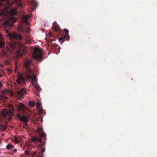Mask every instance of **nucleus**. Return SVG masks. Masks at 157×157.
Returning a JSON list of instances; mask_svg holds the SVG:
<instances>
[{
    "label": "nucleus",
    "instance_id": "nucleus-14",
    "mask_svg": "<svg viewBox=\"0 0 157 157\" xmlns=\"http://www.w3.org/2000/svg\"><path fill=\"white\" fill-rule=\"evenodd\" d=\"M29 17L27 15H25L23 16V17L22 18H23V22L24 23H26V24H29V22L27 21V19H28Z\"/></svg>",
    "mask_w": 157,
    "mask_h": 157
},
{
    "label": "nucleus",
    "instance_id": "nucleus-39",
    "mask_svg": "<svg viewBox=\"0 0 157 157\" xmlns=\"http://www.w3.org/2000/svg\"><path fill=\"white\" fill-rule=\"evenodd\" d=\"M35 6L36 8L37 6V5L36 4H35Z\"/></svg>",
    "mask_w": 157,
    "mask_h": 157
},
{
    "label": "nucleus",
    "instance_id": "nucleus-33",
    "mask_svg": "<svg viewBox=\"0 0 157 157\" xmlns=\"http://www.w3.org/2000/svg\"><path fill=\"white\" fill-rule=\"evenodd\" d=\"M11 72V70L9 69L8 70V72L9 73H10Z\"/></svg>",
    "mask_w": 157,
    "mask_h": 157
},
{
    "label": "nucleus",
    "instance_id": "nucleus-17",
    "mask_svg": "<svg viewBox=\"0 0 157 157\" xmlns=\"http://www.w3.org/2000/svg\"><path fill=\"white\" fill-rule=\"evenodd\" d=\"M17 13L16 11L13 9H11L10 12V14L12 15L16 14Z\"/></svg>",
    "mask_w": 157,
    "mask_h": 157
},
{
    "label": "nucleus",
    "instance_id": "nucleus-18",
    "mask_svg": "<svg viewBox=\"0 0 157 157\" xmlns=\"http://www.w3.org/2000/svg\"><path fill=\"white\" fill-rule=\"evenodd\" d=\"M48 35L50 37H51L53 38L52 39L51 38H50L49 39L50 41H52L55 40L54 39V38H53V36L50 32L49 33Z\"/></svg>",
    "mask_w": 157,
    "mask_h": 157
},
{
    "label": "nucleus",
    "instance_id": "nucleus-1",
    "mask_svg": "<svg viewBox=\"0 0 157 157\" xmlns=\"http://www.w3.org/2000/svg\"><path fill=\"white\" fill-rule=\"evenodd\" d=\"M31 63V61L30 60L27 59L25 60L24 65L27 71L25 72V76L28 79H32L33 81L36 82L37 81L36 76L33 74L32 70L29 68Z\"/></svg>",
    "mask_w": 157,
    "mask_h": 157
},
{
    "label": "nucleus",
    "instance_id": "nucleus-29",
    "mask_svg": "<svg viewBox=\"0 0 157 157\" xmlns=\"http://www.w3.org/2000/svg\"><path fill=\"white\" fill-rule=\"evenodd\" d=\"M29 153H30V152L29 151H26L25 152V154L28 155H30V154Z\"/></svg>",
    "mask_w": 157,
    "mask_h": 157
},
{
    "label": "nucleus",
    "instance_id": "nucleus-36",
    "mask_svg": "<svg viewBox=\"0 0 157 157\" xmlns=\"http://www.w3.org/2000/svg\"><path fill=\"white\" fill-rule=\"evenodd\" d=\"M35 88H36V89L37 90H38V87L37 86H35Z\"/></svg>",
    "mask_w": 157,
    "mask_h": 157
},
{
    "label": "nucleus",
    "instance_id": "nucleus-42",
    "mask_svg": "<svg viewBox=\"0 0 157 157\" xmlns=\"http://www.w3.org/2000/svg\"><path fill=\"white\" fill-rule=\"evenodd\" d=\"M22 49H25V48H23Z\"/></svg>",
    "mask_w": 157,
    "mask_h": 157
},
{
    "label": "nucleus",
    "instance_id": "nucleus-43",
    "mask_svg": "<svg viewBox=\"0 0 157 157\" xmlns=\"http://www.w3.org/2000/svg\"><path fill=\"white\" fill-rule=\"evenodd\" d=\"M40 157V156H38V157Z\"/></svg>",
    "mask_w": 157,
    "mask_h": 157
},
{
    "label": "nucleus",
    "instance_id": "nucleus-23",
    "mask_svg": "<svg viewBox=\"0 0 157 157\" xmlns=\"http://www.w3.org/2000/svg\"><path fill=\"white\" fill-rule=\"evenodd\" d=\"M5 45V43L3 41H0V48H3Z\"/></svg>",
    "mask_w": 157,
    "mask_h": 157
},
{
    "label": "nucleus",
    "instance_id": "nucleus-15",
    "mask_svg": "<svg viewBox=\"0 0 157 157\" xmlns=\"http://www.w3.org/2000/svg\"><path fill=\"white\" fill-rule=\"evenodd\" d=\"M13 142L15 143L16 144H17L20 142V139L19 137H15L13 139Z\"/></svg>",
    "mask_w": 157,
    "mask_h": 157
},
{
    "label": "nucleus",
    "instance_id": "nucleus-25",
    "mask_svg": "<svg viewBox=\"0 0 157 157\" xmlns=\"http://www.w3.org/2000/svg\"><path fill=\"white\" fill-rule=\"evenodd\" d=\"M5 50H2L1 53L3 54L4 56H6L7 55V52L5 51Z\"/></svg>",
    "mask_w": 157,
    "mask_h": 157
},
{
    "label": "nucleus",
    "instance_id": "nucleus-28",
    "mask_svg": "<svg viewBox=\"0 0 157 157\" xmlns=\"http://www.w3.org/2000/svg\"><path fill=\"white\" fill-rule=\"evenodd\" d=\"M18 29L19 31H22L23 29V28L21 26H19V27L18 28Z\"/></svg>",
    "mask_w": 157,
    "mask_h": 157
},
{
    "label": "nucleus",
    "instance_id": "nucleus-11",
    "mask_svg": "<svg viewBox=\"0 0 157 157\" xmlns=\"http://www.w3.org/2000/svg\"><path fill=\"white\" fill-rule=\"evenodd\" d=\"M52 29L56 32H59L60 31V29L59 26L55 22L53 23V25L52 26Z\"/></svg>",
    "mask_w": 157,
    "mask_h": 157
},
{
    "label": "nucleus",
    "instance_id": "nucleus-13",
    "mask_svg": "<svg viewBox=\"0 0 157 157\" xmlns=\"http://www.w3.org/2000/svg\"><path fill=\"white\" fill-rule=\"evenodd\" d=\"M26 91L24 88H22L20 90L17 92V94L20 96H22L25 93Z\"/></svg>",
    "mask_w": 157,
    "mask_h": 157
},
{
    "label": "nucleus",
    "instance_id": "nucleus-6",
    "mask_svg": "<svg viewBox=\"0 0 157 157\" xmlns=\"http://www.w3.org/2000/svg\"><path fill=\"white\" fill-rule=\"evenodd\" d=\"M17 116L19 119L25 123V125H27L28 120V118L27 117L24 115L21 116V115L19 114L17 115Z\"/></svg>",
    "mask_w": 157,
    "mask_h": 157
},
{
    "label": "nucleus",
    "instance_id": "nucleus-16",
    "mask_svg": "<svg viewBox=\"0 0 157 157\" xmlns=\"http://www.w3.org/2000/svg\"><path fill=\"white\" fill-rule=\"evenodd\" d=\"M7 127L5 125H2L0 124V130L2 131H4L6 128Z\"/></svg>",
    "mask_w": 157,
    "mask_h": 157
},
{
    "label": "nucleus",
    "instance_id": "nucleus-12",
    "mask_svg": "<svg viewBox=\"0 0 157 157\" xmlns=\"http://www.w3.org/2000/svg\"><path fill=\"white\" fill-rule=\"evenodd\" d=\"M18 109L20 111H23L26 108V107L23 104H20L17 106Z\"/></svg>",
    "mask_w": 157,
    "mask_h": 157
},
{
    "label": "nucleus",
    "instance_id": "nucleus-7",
    "mask_svg": "<svg viewBox=\"0 0 157 157\" xmlns=\"http://www.w3.org/2000/svg\"><path fill=\"white\" fill-rule=\"evenodd\" d=\"M8 35L11 39L16 38L21 40L22 38V36L21 35H17V34L15 33H8Z\"/></svg>",
    "mask_w": 157,
    "mask_h": 157
},
{
    "label": "nucleus",
    "instance_id": "nucleus-30",
    "mask_svg": "<svg viewBox=\"0 0 157 157\" xmlns=\"http://www.w3.org/2000/svg\"><path fill=\"white\" fill-rule=\"evenodd\" d=\"M36 105L37 108L39 106H41V104L40 102H37L36 103Z\"/></svg>",
    "mask_w": 157,
    "mask_h": 157
},
{
    "label": "nucleus",
    "instance_id": "nucleus-35",
    "mask_svg": "<svg viewBox=\"0 0 157 157\" xmlns=\"http://www.w3.org/2000/svg\"><path fill=\"white\" fill-rule=\"evenodd\" d=\"M57 51H58V52H57L56 53V54H58L59 53V52H60V50L59 49V50H57Z\"/></svg>",
    "mask_w": 157,
    "mask_h": 157
},
{
    "label": "nucleus",
    "instance_id": "nucleus-24",
    "mask_svg": "<svg viewBox=\"0 0 157 157\" xmlns=\"http://www.w3.org/2000/svg\"><path fill=\"white\" fill-rule=\"evenodd\" d=\"M3 25L4 26H6L9 25V23L8 21H6L3 22Z\"/></svg>",
    "mask_w": 157,
    "mask_h": 157
},
{
    "label": "nucleus",
    "instance_id": "nucleus-26",
    "mask_svg": "<svg viewBox=\"0 0 157 157\" xmlns=\"http://www.w3.org/2000/svg\"><path fill=\"white\" fill-rule=\"evenodd\" d=\"M11 20L14 22H16L17 21V19L14 17H12L10 18Z\"/></svg>",
    "mask_w": 157,
    "mask_h": 157
},
{
    "label": "nucleus",
    "instance_id": "nucleus-40",
    "mask_svg": "<svg viewBox=\"0 0 157 157\" xmlns=\"http://www.w3.org/2000/svg\"><path fill=\"white\" fill-rule=\"evenodd\" d=\"M2 75L0 74V78L2 77Z\"/></svg>",
    "mask_w": 157,
    "mask_h": 157
},
{
    "label": "nucleus",
    "instance_id": "nucleus-41",
    "mask_svg": "<svg viewBox=\"0 0 157 157\" xmlns=\"http://www.w3.org/2000/svg\"><path fill=\"white\" fill-rule=\"evenodd\" d=\"M2 13H1V12H0V15H2Z\"/></svg>",
    "mask_w": 157,
    "mask_h": 157
},
{
    "label": "nucleus",
    "instance_id": "nucleus-32",
    "mask_svg": "<svg viewBox=\"0 0 157 157\" xmlns=\"http://www.w3.org/2000/svg\"><path fill=\"white\" fill-rule=\"evenodd\" d=\"M15 44L14 43V45H13L12 46H11V47L12 48V49H15L16 48L15 46Z\"/></svg>",
    "mask_w": 157,
    "mask_h": 157
},
{
    "label": "nucleus",
    "instance_id": "nucleus-21",
    "mask_svg": "<svg viewBox=\"0 0 157 157\" xmlns=\"http://www.w3.org/2000/svg\"><path fill=\"white\" fill-rule=\"evenodd\" d=\"M25 41L27 43H31V40L29 37L27 36L25 39Z\"/></svg>",
    "mask_w": 157,
    "mask_h": 157
},
{
    "label": "nucleus",
    "instance_id": "nucleus-20",
    "mask_svg": "<svg viewBox=\"0 0 157 157\" xmlns=\"http://www.w3.org/2000/svg\"><path fill=\"white\" fill-rule=\"evenodd\" d=\"M13 147L12 144H8L6 146V148L8 150L12 149Z\"/></svg>",
    "mask_w": 157,
    "mask_h": 157
},
{
    "label": "nucleus",
    "instance_id": "nucleus-19",
    "mask_svg": "<svg viewBox=\"0 0 157 157\" xmlns=\"http://www.w3.org/2000/svg\"><path fill=\"white\" fill-rule=\"evenodd\" d=\"M37 109L39 112L41 113L43 112V108L41 106H40L37 107Z\"/></svg>",
    "mask_w": 157,
    "mask_h": 157
},
{
    "label": "nucleus",
    "instance_id": "nucleus-22",
    "mask_svg": "<svg viewBox=\"0 0 157 157\" xmlns=\"http://www.w3.org/2000/svg\"><path fill=\"white\" fill-rule=\"evenodd\" d=\"M29 104L30 107H33L35 105V103L32 101H30L29 102Z\"/></svg>",
    "mask_w": 157,
    "mask_h": 157
},
{
    "label": "nucleus",
    "instance_id": "nucleus-37",
    "mask_svg": "<svg viewBox=\"0 0 157 157\" xmlns=\"http://www.w3.org/2000/svg\"><path fill=\"white\" fill-rule=\"evenodd\" d=\"M6 33H9V30L8 29H6Z\"/></svg>",
    "mask_w": 157,
    "mask_h": 157
},
{
    "label": "nucleus",
    "instance_id": "nucleus-27",
    "mask_svg": "<svg viewBox=\"0 0 157 157\" xmlns=\"http://www.w3.org/2000/svg\"><path fill=\"white\" fill-rule=\"evenodd\" d=\"M8 98L7 97L5 96V95L2 96L1 97V99L2 100L3 99H7Z\"/></svg>",
    "mask_w": 157,
    "mask_h": 157
},
{
    "label": "nucleus",
    "instance_id": "nucleus-9",
    "mask_svg": "<svg viewBox=\"0 0 157 157\" xmlns=\"http://www.w3.org/2000/svg\"><path fill=\"white\" fill-rule=\"evenodd\" d=\"M25 80L22 74H18L17 76V78L16 80L17 83L19 84H21L22 82H24Z\"/></svg>",
    "mask_w": 157,
    "mask_h": 157
},
{
    "label": "nucleus",
    "instance_id": "nucleus-10",
    "mask_svg": "<svg viewBox=\"0 0 157 157\" xmlns=\"http://www.w3.org/2000/svg\"><path fill=\"white\" fill-rule=\"evenodd\" d=\"M45 140L44 141V144H43V141L42 140V142L38 143L36 144H39H39L37 146V148H40V149L41 150V152L42 153H44L45 151V149L44 148H43L42 147L43 146V144L44 145L45 144Z\"/></svg>",
    "mask_w": 157,
    "mask_h": 157
},
{
    "label": "nucleus",
    "instance_id": "nucleus-31",
    "mask_svg": "<svg viewBox=\"0 0 157 157\" xmlns=\"http://www.w3.org/2000/svg\"><path fill=\"white\" fill-rule=\"evenodd\" d=\"M37 154V153L36 152H33L31 153V155L32 156H35Z\"/></svg>",
    "mask_w": 157,
    "mask_h": 157
},
{
    "label": "nucleus",
    "instance_id": "nucleus-38",
    "mask_svg": "<svg viewBox=\"0 0 157 157\" xmlns=\"http://www.w3.org/2000/svg\"><path fill=\"white\" fill-rule=\"evenodd\" d=\"M17 151V150L16 149H14L13 150V151L15 152H16V151Z\"/></svg>",
    "mask_w": 157,
    "mask_h": 157
},
{
    "label": "nucleus",
    "instance_id": "nucleus-8",
    "mask_svg": "<svg viewBox=\"0 0 157 157\" xmlns=\"http://www.w3.org/2000/svg\"><path fill=\"white\" fill-rule=\"evenodd\" d=\"M17 57H22L26 50H14Z\"/></svg>",
    "mask_w": 157,
    "mask_h": 157
},
{
    "label": "nucleus",
    "instance_id": "nucleus-34",
    "mask_svg": "<svg viewBox=\"0 0 157 157\" xmlns=\"http://www.w3.org/2000/svg\"><path fill=\"white\" fill-rule=\"evenodd\" d=\"M33 49H40L38 47H35Z\"/></svg>",
    "mask_w": 157,
    "mask_h": 157
},
{
    "label": "nucleus",
    "instance_id": "nucleus-4",
    "mask_svg": "<svg viewBox=\"0 0 157 157\" xmlns=\"http://www.w3.org/2000/svg\"><path fill=\"white\" fill-rule=\"evenodd\" d=\"M33 52L32 54L33 58L37 60H40L43 58V54L41 50H33Z\"/></svg>",
    "mask_w": 157,
    "mask_h": 157
},
{
    "label": "nucleus",
    "instance_id": "nucleus-2",
    "mask_svg": "<svg viewBox=\"0 0 157 157\" xmlns=\"http://www.w3.org/2000/svg\"><path fill=\"white\" fill-rule=\"evenodd\" d=\"M37 132L39 134L38 137L36 136H33L31 138V141L34 142L35 144H37L38 143L42 142V139L44 138L46 140V134L44 133L43 128H37Z\"/></svg>",
    "mask_w": 157,
    "mask_h": 157
},
{
    "label": "nucleus",
    "instance_id": "nucleus-3",
    "mask_svg": "<svg viewBox=\"0 0 157 157\" xmlns=\"http://www.w3.org/2000/svg\"><path fill=\"white\" fill-rule=\"evenodd\" d=\"M8 107L9 109V111H7L6 109L3 110L2 115L4 117H5L8 116V119L10 120L12 118L13 115V113H14L15 110L14 108V106L11 104L8 105Z\"/></svg>",
    "mask_w": 157,
    "mask_h": 157
},
{
    "label": "nucleus",
    "instance_id": "nucleus-5",
    "mask_svg": "<svg viewBox=\"0 0 157 157\" xmlns=\"http://www.w3.org/2000/svg\"><path fill=\"white\" fill-rule=\"evenodd\" d=\"M64 31L66 33L64 36H63L62 37L59 38L58 39L60 42H63L65 40H70V36L69 35V31L67 29H64Z\"/></svg>",
    "mask_w": 157,
    "mask_h": 157
}]
</instances>
